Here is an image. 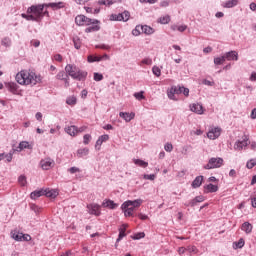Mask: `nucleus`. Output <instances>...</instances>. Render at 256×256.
<instances>
[{
    "label": "nucleus",
    "mask_w": 256,
    "mask_h": 256,
    "mask_svg": "<svg viewBox=\"0 0 256 256\" xmlns=\"http://www.w3.org/2000/svg\"><path fill=\"white\" fill-rule=\"evenodd\" d=\"M22 241H31V235L29 234H23Z\"/></svg>",
    "instance_id": "60"
},
{
    "label": "nucleus",
    "mask_w": 256,
    "mask_h": 256,
    "mask_svg": "<svg viewBox=\"0 0 256 256\" xmlns=\"http://www.w3.org/2000/svg\"><path fill=\"white\" fill-rule=\"evenodd\" d=\"M223 166V158H211L204 166V169H219Z\"/></svg>",
    "instance_id": "5"
},
{
    "label": "nucleus",
    "mask_w": 256,
    "mask_h": 256,
    "mask_svg": "<svg viewBox=\"0 0 256 256\" xmlns=\"http://www.w3.org/2000/svg\"><path fill=\"white\" fill-rule=\"evenodd\" d=\"M219 191V186L215 184H207L204 186V192L206 193H217Z\"/></svg>",
    "instance_id": "22"
},
{
    "label": "nucleus",
    "mask_w": 256,
    "mask_h": 256,
    "mask_svg": "<svg viewBox=\"0 0 256 256\" xmlns=\"http://www.w3.org/2000/svg\"><path fill=\"white\" fill-rule=\"evenodd\" d=\"M91 142V134H86L83 136V143L84 145H89Z\"/></svg>",
    "instance_id": "48"
},
{
    "label": "nucleus",
    "mask_w": 256,
    "mask_h": 256,
    "mask_svg": "<svg viewBox=\"0 0 256 256\" xmlns=\"http://www.w3.org/2000/svg\"><path fill=\"white\" fill-rule=\"evenodd\" d=\"M126 206L132 205L134 209H139L141 205H143V201L141 199H137L134 201L128 200L125 202Z\"/></svg>",
    "instance_id": "24"
},
{
    "label": "nucleus",
    "mask_w": 256,
    "mask_h": 256,
    "mask_svg": "<svg viewBox=\"0 0 256 256\" xmlns=\"http://www.w3.org/2000/svg\"><path fill=\"white\" fill-rule=\"evenodd\" d=\"M19 85H37L41 83V76L31 70H21L15 77Z\"/></svg>",
    "instance_id": "3"
},
{
    "label": "nucleus",
    "mask_w": 256,
    "mask_h": 256,
    "mask_svg": "<svg viewBox=\"0 0 256 256\" xmlns=\"http://www.w3.org/2000/svg\"><path fill=\"white\" fill-rule=\"evenodd\" d=\"M102 207L107 209H117L119 204L115 203L113 200L105 199L102 203Z\"/></svg>",
    "instance_id": "17"
},
{
    "label": "nucleus",
    "mask_w": 256,
    "mask_h": 256,
    "mask_svg": "<svg viewBox=\"0 0 256 256\" xmlns=\"http://www.w3.org/2000/svg\"><path fill=\"white\" fill-rule=\"evenodd\" d=\"M186 251H189V253L197 254V247H195V246H188L186 248Z\"/></svg>",
    "instance_id": "54"
},
{
    "label": "nucleus",
    "mask_w": 256,
    "mask_h": 256,
    "mask_svg": "<svg viewBox=\"0 0 256 256\" xmlns=\"http://www.w3.org/2000/svg\"><path fill=\"white\" fill-rule=\"evenodd\" d=\"M127 224H123L120 229H119V236L117 241H121V239H123V237H125L127 234L125 233V231H127Z\"/></svg>",
    "instance_id": "29"
},
{
    "label": "nucleus",
    "mask_w": 256,
    "mask_h": 256,
    "mask_svg": "<svg viewBox=\"0 0 256 256\" xmlns=\"http://www.w3.org/2000/svg\"><path fill=\"white\" fill-rule=\"evenodd\" d=\"M241 229L249 234L251 231H253V225L249 222H244L241 226Z\"/></svg>",
    "instance_id": "32"
},
{
    "label": "nucleus",
    "mask_w": 256,
    "mask_h": 256,
    "mask_svg": "<svg viewBox=\"0 0 256 256\" xmlns=\"http://www.w3.org/2000/svg\"><path fill=\"white\" fill-rule=\"evenodd\" d=\"M132 35L135 37H139V35H141V25L136 26L135 29L132 30Z\"/></svg>",
    "instance_id": "44"
},
{
    "label": "nucleus",
    "mask_w": 256,
    "mask_h": 256,
    "mask_svg": "<svg viewBox=\"0 0 256 256\" xmlns=\"http://www.w3.org/2000/svg\"><path fill=\"white\" fill-rule=\"evenodd\" d=\"M226 61L225 59V55L221 56V57H216L214 58V64L215 65H223V62Z\"/></svg>",
    "instance_id": "41"
},
{
    "label": "nucleus",
    "mask_w": 256,
    "mask_h": 256,
    "mask_svg": "<svg viewBox=\"0 0 256 256\" xmlns=\"http://www.w3.org/2000/svg\"><path fill=\"white\" fill-rule=\"evenodd\" d=\"M75 49H81V40L80 39H74L73 40Z\"/></svg>",
    "instance_id": "53"
},
{
    "label": "nucleus",
    "mask_w": 256,
    "mask_h": 256,
    "mask_svg": "<svg viewBox=\"0 0 256 256\" xmlns=\"http://www.w3.org/2000/svg\"><path fill=\"white\" fill-rule=\"evenodd\" d=\"M239 4V0H228L225 2L224 7L231 9V7H236Z\"/></svg>",
    "instance_id": "37"
},
{
    "label": "nucleus",
    "mask_w": 256,
    "mask_h": 256,
    "mask_svg": "<svg viewBox=\"0 0 256 256\" xmlns=\"http://www.w3.org/2000/svg\"><path fill=\"white\" fill-rule=\"evenodd\" d=\"M15 153H16L15 148L10 150L8 154L2 153L1 160L6 159V163H11V161H13V155H15Z\"/></svg>",
    "instance_id": "20"
},
{
    "label": "nucleus",
    "mask_w": 256,
    "mask_h": 256,
    "mask_svg": "<svg viewBox=\"0 0 256 256\" xmlns=\"http://www.w3.org/2000/svg\"><path fill=\"white\" fill-rule=\"evenodd\" d=\"M31 43L33 47H39L41 45V42L39 40H32Z\"/></svg>",
    "instance_id": "61"
},
{
    "label": "nucleus",
    "mask_w": 256,
    "mask_h": 256,
    "mask_svg": "<svg viewBox=\"0 0 256 256\" xmlns=\"http://www.w3.org/2000/svg\"><path fill=\"white\" fill-rule=\"evenodd\" d=\"M176 87V95L184 94V97H189V88H185V86H175Z\"/></svg>",
    "instance_id": "23"
},
{
    "label": "nucleus",
    "mask_w": 256,
    "mask_h": 256,
    "mask_svg": "<svg viewBox=\"0 0 256 256\" xmlns=\"http://www.w3.org/2000/svg\"><path fill=\"white\" fill-rule=\"evenodd\" d=\"M119 117L124 119V121H126V123H129V122L133 121V119H135V112H131V113H129V112H120Z\"/></svg>",
    "instance_id": "12"
},
{
    "label": "nucleus",
    "mask_w": 256,
    "mask_h": 256,
    "mask_svg": "<svg viewBox=\"0 0 256 256\" xmlns=\"http://www.w3.org/2000/svg\"><path fill=\"white\" fill-rule=\"evenodd\" d=\"M69 173H71V175H74V173H81V169H79L78 167H71L69 170Z\"/></svg>",
    "instance_id": "52"
},
{
    "label": "nucleus",
    "mask_w": 256,
    "mask_h": 256,
    "mask_svg": "<svg viewBox=\"0 0 256 256\" xmlns=\"http://www.w3.org/2000/svg\"><path fill=\"white\" fill-rule=\"evenodd\" d=\"M190 110L193 112V113H197V115H203L204 113V109H203V106L199 103H194V104H191L190 105Z\"/></svg>",
    "instance_id": "14"
},
{
    "label": "nucleus",
    "mask_w": 256,
    "mask_h": 256,
    "mask_svg": "<svg viewBox=\"0 0 256 256\" xmlns=\"http://www.w3.org/2000/svg\"><path fill=\"white\" fill-rule=\"evenodd\" d=\"M152 73L156 76V77H161V69L157 66H154L152 68Z\"/></svg>",
    "instance_id": "47"
},
{
    "label": "nucleus",
    "mask_w": 256,
    "mask_h": 256,
    "mask_svg": "<svg viewBox=\"0 0 256 256\" xmlns=\"http://www.w3.org/2000/svg\"><path fill=\"white\" fill-rule=\"evenodd\" d=\"M158 23H161V25H167L171 23V16L165 15L158 19Z\"/></svg>",
    "instance_id": "34"
},
{
    "label": "nucleus",
    "mask_w": 256,
    "mask_h": 256,
    "mask_svg": "<svg viewBox=\"0 0 256 256\" xmlns=\"http://www.w3.org/2000/svg\"><path fill=\"white\" fill-rule=\"evenodd\" d=\"M109 139V135L107 134H104V135H101L98 140L96 141V149L99 151L101 150V145H103V143L107 142V140Z\"/></svg>",
    "instance_id": "18"
},
{
    "label": "nucleus",
    "mask_w": 256,
    "mask_h": 256,
    "mask_svg": "<svg viewBox=\"0 0 256 256\" xmlns=\"http://www.w3.org/2000/svg\"><path fill=\"white\" fill-rule=\"evenodd\" d=\"M255 165H256V159H250V160L246 163L247 169H253V167H255Z\"/></svg>",
    "instance_id": "45"
},
{
    "label": "nucleus",
    "mask_w": 256,
    "mask_h": 256,
    "mask_svg": "<svg viewBox=\"0 0 256 256\" xmlns=\"http://www.w3.org/2000/svg\"><path fill=\"white\" fill-rule=\"evenodd\" d=\"M142 33H145V35H153L155 33V30L151 26H141Z\"/></svg>",
    "instance_id": "30"
},
{
    "label": "nucleus",
    "mask_w": 256,
    "mask_h": 256,
    "mask_svg": "<svg viewBox=\"0 0 256 256\" xmlns=\"http://www.w3.org/2000/svg\"><path fill=\"white\" fill-rule=\"evenodd\" d=\"M2 45H5L6 47L11 45V40L9 38H4L2 40Z\"/></svg>",
    "instance_id": "59"
},
{
    "label": "nucleus",
    "mask_w": 256,
    "mask_h": 256,
    "mask_svg": "<svg viewBox=\"0 0 256 256\" xmlns=\"http://www.w3.org/2000/svg\"><path fill=\"white\" fill-rule=\"evenodd\" d=\"M71 255H73V252H71V250H68L65 253L60 254V256H71Z\"/></svg>",
    "instance_id": "62"
},
{
    "label": "nucleus",
    "mask_w": 256,
    "mask_h": 256,
    "mask_svg": "<svg viewBox=\"0 0 256 256\" xmlns=\"http://www.w3.org/2000/svg\"><path fill=\"white\" fill-rule=\"evenodd\" d=\"M99 20L91 19L83 14H79L75 17V24L78 27H87L85 33H95L101 29L99 26Z\"/></svg>",
    "instance_id": "2"
},
{
    "label": "nucleus",
    "mask_w": 256,
    "mask_h": 256,
    "mask_svg": "<svg viewBox=\"0 0 256 256\" xmlns=\"http://www.w3.org/2000/svg\"><path fill=\"white\" fill-rule=\"evenodd\" d=\"M78 157H85L89 155V148H81L77 151Z\"/></svg>",
    "instance_id": "38"
},
{
    "label": "nucleus",
    "mask_w": 256,
    "mask_h": 256,
    "mask_svg": "<svg viewBox=\"0 0 256 256\" xmlns=\"http://www.w3.org/2000/svg\"><path fill=\"white\" fill-rule=\"evenodd\" d=\"M67 105H77V97L70 96L66 100Z\"/></svg>",
    "instance_id": "40"
},
{
    "label": "nucleus",
    "mask_w": 256,
    "mask_h": 256,
    "mask_svg": "<svg viewBox=\"0 0 256 256\" xmlns=\"http://www.w3.org/2000/svg\"><path fill=\"white\" fill-rule=\"evenodd\" d=\"M131 14L129 13V11H124L122 13L119 14H111L109 16L110 21H124L126 22L128 19H130Z\"/></svg>",
    "instance_id": "6"
},
{
    "label": "nucleus",
    "mask_w": 256,
    "mask_h": 256,
    "mask_svg": "<svg viewBox=\"0 0 256 256\" xmlns=\"http://www.w3.org/2000/svg\"><path fill=\"white\" fill-rule=\"evenodd\" d=\"M122 210L124 211L125 217H133V211H135V208L133 205H125V202L121 206Z\"/></svg>",
    "instance_id": "10"
},
{
    "label": "nucleus",
    "mask_w": 256,
    "mask_h": 256,
    "mask_svg": "<svg viewBox=\"0 0 256 256\" xmlns=\"http://www.w3.org/2000/svg\"><path fill=\"white\" fill-rule=\"evenodd\" d=\"M226 61H239V53L237 51H230L224 54Z\"/></svg>",
    "instance_id": "11"
},
{
    "label": "nucleus",
    "mask_w": 256,
    "mask_h": 256,
    "mask_svg": "<svg viewBox=\"0 0 256 256\" xmlns=\"http://www.w3.org/2000/svg\"><path fill=\"white\" fill-rule=\"evenodd\" d=\"M164 149H165V151H167V153H171V151H173V144H171V143H166V144L164 145Z\"/></svg>",
    "instance_id": "51"
},
{
    "label": "nucleus",
    "mask_w": 256,
    "mask_h": 256,
    "mask_svg": "<svg viewBox=\"0 0 256 256\" xmlns=\"http://www.w3.org/2000/svg\"><path fill=\"white\" fill-rule=\"evenodd\" d=\"M56 79H58L59 81H64L65 87H69V76L67 75V73L65 71H60L56 75Z\"/></svg>",
    "instance_id": "15"
},
{
    "label": "nucleus",
    "mask_w": 256,
    "mask_h": 256,
    "mask_svg": "<svg viewBox=\"0 0 256 256\" xmlns=\"http://www.w3.org/2000/svg\"><path fill=\"white\" fill-rule=\"evenodd\" d=\"M8 91H10V93H13L14 95H17V93H19V85H17V83L15 82H10L6 85Z\"/></svg>",
    "instance_id": "19"
},
{
    "label": "nucleus",
    "mask_w": 256,
    "mask_h": 256,
    "mask_svg": "<svg viewBox=\"0 0 256 256\" xmlns=\"http://www.w3.org/2000/svg\"><path fill=\"white\" fill-rule=\"evenodd\" d=\"M44 5H45V8L51 7V9H63V7H65V4H63V2L49 3V4H44Z\"/></svg>",
    "instance_id": "31"
},
{
    "label": "nucleus",
    "mask_w": 256,
    "mask_h": 256,
    "mask_svg": "<svg viewBox=\"0 0 256 256\" xmlns=\"http://www.w3.org/2000/svg\"><path fill=\"white\" fill-rule=\"evenodd\" d=\"M144 93L145 92L143 91L134 93L135 99H137L138 101H142V99H145V95H143Z\"/></svg>",
    "instance_id": "43"
},
{
    "label": "nucleus",
    "mask_w": 256,
    "mask_h": 256,
    "mask_svg": "<svg viewBox=\"0 0 256 256\" xmlns=\"http://www.w3.org/2000/svg\"><path fill=\"white\" fill-rule=\"evenodd\" d=\"M167 95L169 99H172V101H177V98L175 95H177L176 86H173L168 92Z\"/></svg>",
    "instance_id": "33"
},
{
    "label": "nucleus",
    "mask_w": 256,
    "mask_h": 256,
    "mask_svg": "<svg viewBox=\"0 0 256 256\" xmlns=\"http://www.w3.org/2000/svg\"><path fill=\"white\" fill-rule=\"evenodd\" d=\"M252 207L256 209V197L251 198Z\"/></svg>",
    "instance_id": "63"
},
{
    "label": "nucleus",
    "mask_w": 256,
    "mask_h": 256,
    "mask_svg": "<svg viewBox=\"0 0 256 256\" xmlns=\"http://www.w3.org/2000/svg\"><path fill=\"white\" fill-rule=\"evenodd\" d=\"M200 185H203V176H197L192 182L193 189L199 188Z\"/></svg>",
    "instance_id": "27"
},
{
    "label": "nucleus",
    "mask_w": 256,
    "mask_h": 256,
    "mask_svg": "<svg viewBox=\"0 0 256 256\" xmlns=\"http://www.w3.org/2000/svg\"><path fill=\"white\" fill-rule=\"evenodd\" d=\"M144 179H148L149 181H155V174H145Z\"/></svg>",
    "instance_id": "57"
},
{
    "label": "nucleus",
    "mask_w": 256,
    "mask_h": 256,
    "mask_svg": "<svg viewBox=\"0 0 256 256\" xmlns=\"http://www.w3.org/2000/svg\"><path fill=\"white\" fill-rule=\"evenodd\" d=\"M94 81H103V74L94 73Z\"/></svg>",
    "instance_id": "55"
},
{
    "label": "nucleus",
    "mask_w": 256,
    "mask_h": 256,
    "mask_svg": "<svg viewBox=\"0 0 256 256\" xmlns=\"http://www.w3.org/2000/svg\"><path fill=\"white\" fill-rule=\"evenodd\" d=\"M205 201V197L203 196H196L193 200L190 201V207H195L198 203H203Z\"/></svg>",
    "instance_id": "28"
},
{
    "label": "nucleus",
    "mask_w": 256,
    "mask_h": 256,
    "mask_svg": "<svg viewBox=\"0 0 256 256\" xmlns=\"http://www.w3.org/2000/svg\"><path fill=\"white\" fill-rule=\"evenodd\" d=\"M99 5H108L111 6L113 5V0H99Z\"/></svg>",
    "instance_id": "49"
},
{
    "label": "nucleus",
    "mask_w": 256,
    "mask_h": 256,
    "mask_svg": "<svg viewBox=\"0 0 256 256\" xmlns=\"http://www.w3.org/2000/svg\"><path fill=\"white\" fill-rule=\"evenodd\" d=\"M40 166L44 171H49V169L55 166V161L51 158H45L40 161Z\"/></svg>",
    "instance_id": "8"
},
{
    "label": "nucleus",
    "mask_w": 256,
    "mask_h": 256,
    "mask_svg": "<svg viewBox=\"0 0 256 256\" xmlns=\"http://www.w3.org/2000/svg\"><path fill=\"white\" fill-rule=\"evenodd\" d=\"M245 246V240L240 239L237 244L236 247H238L239 249L243 248Z\"/></svg>",
    "instance_id": "58"
},
{
    "label": "nucleus",
    "mask_w": 256,
    "mask_h": 256,
    "mask_svg": "<svg viewBox=\"0 0 256 256\" xmlns=\"http://www.w3.org/2000/svg\"><path fill=\"white\" fill-rule=\"evenodd\" d=\"M65 133H67L71 137H77V135H78L77 126L72 125V126L66 127L65 128Z\"/></svg>",
    "instance_id": "21"
},
{
    "label": "nucleus",
    "mask_w": 256,
    "mask_h": 256,
    "mask_svg": "<svg viewBox=\"0 0 256 256\" xmlns=\"http://www.w3.org/2000/svg\"><path fill=\"white\" fill-rule=\"evenodd\" d=\"M65 71L67 75L72 77V79H76L77 81H85V79H87V72L77 68V66L73 64L66 65Z\"/></svg>",
    "instance_id": "4"
},
{
    "label": "nucleus",
    "mask_w": 256,
    "mask_h": 256,
    "mask_svg": "<svg viewBox=\"0 0 256 256\" xmlns=\"http://www.w3.org/2000/svg\"><path fill=\"white\" fill-rule=\"evenodd\" d=\"M249 145V136L244 135L242 137V140H238L234 144L235 151H243L244 147H247Z\"/></svg>",
    "instance_id": "7"
},
{
    "label": "nucleus",
    "mask_w": 256,
    "mask_h": 256,
    "mask_svg": "<svg viewBox=\"0 0 256 256\" xmlns=\"http://www.w3.org/2000/svg\"><path fill=\"white\" fill-rule=\"evenodd\" d=\"M45 195V189L35 190L30 194L31 199H39V197H43Z\"/></svg>",
    "instance_id": "25"
},
{
    "label": "nucleus",
    "mask_w": 256,
    "mask_h": 256,
    "mask_svg": "<svg viewBox=\"0 0 256 256\" xmlns=\"http://www.w3.org/2000/svg\"><path fill=\"white\" fill-rule=\"evenodd\" d=\"M23 149H33V146H31L28 141H22L19 143L18 147L14 148V150L18 153H21Z\"/></svg>",
    "instance_id": "16"
},
{
    "label": "nucleus",
    "mask_w": 256,
    "mask_h": 256,
    "mask_svg": "<svg viewBox=\"0 0 256 256\" xmlns=\"http://www.w3.org/2000/svg\"><path fill=\"white\" fill-rule=\"evenodd\" d=\"M87 207L90 210V215H96V217L101 215V206L99 204H89Z\"/></svg>",
    "instance_id": "9"
},
{
    "label": "nucleus",
    "mask_w": 256,
    "mask_h": 256,
    "mask_svg": "<svg viewBox=\"0 0 256 256\" xmlns=\"http://www.w3.org/2000/svg\"><path fill=\"white\" fill-rule=\"evenodd\" d=\"M144 237H145L144 232H138L132 236V239L139 240V239H144Z\"/></svg>",
    "instance_id": "46"
},
{
    "label": "nucleus",
    "mask_w": 256,
    "mask_h": 256,
    "mask_svg": "<svg viewBox=\"0 0 256 256\" xmlns=\"http://www.w3.org/2000/svg\"><path fill=\"white\" fill-rule=\"evenodd\" d=\"M172 31H179L180 33H183L184 31H187V25H172L171 26Z\"/></svg>",
    "instance_id": "35"
},
{
    "label": "nucleus",
    "mask_w": 256,
    "mask_h": 256,
    "mask_svg": "<svg viewBox=\"0 0 256 256\" xmlns=\"http://www.w3.org/2000/svg\"><path fill=\"white\" fill-rule=\"evenodd\" d=\"M18 183L21 185V187H25V185H27V177L25 176H20L18 178Z\"/></svg>",
    "instance_id": "42"
},
{
    "label": "nucleus",
    "mask_w": 256,
    "mask_h": 256,
    "mask_svg": "<svg viewBox=\"0 0 256 256\" xmlns=\"http://www.w3.org/2000/svg\"><path fill=\"white\" fill-rule=\"evenodd\" d=\"M45 16L49 17L45 4L32 5L27 9L26 14H22V18L26 21H36V23L41 22Z\"/></svg>",
    "instance_id": "1"
},
{
    "label": "nucleus",
    "mask_w": 256,
    "mask_h": 256,
    "mask_svg": "<svg viewBox=\"0 0 256 256\" xmlns=\"http://www.w3.org/2000/svg\"><path fill=\"white\" fill-rule=\"evenodd\" d=\"M133 163H134L135 165H137L138 167H143L144 169H145L146 167H149V163H147V162H145V161H143V160H141V159H134V160H133Z\"/></svg>",
    "instance_id": "36"
},
{
    "label": "nucleus",
    "mask_w": 256,
    "mask_h": 256,
    "mask_svg": "<svg viewBox=\"0 0 256 256\" xmlns=\"http://www.w3.org/2000/svg\"><path fill=\"white\" fill-rule=\"evenodd\" d=\"M54 61H58V63H61L63 61V56L61 54H56L53 56Z\"/></svg>",
    "instance_id": "56"
},
{
    "label": "nucleus",
    "mask_w": 256,
    "mask_h": 256,
    "mask_svg": "<svg viewBox=\"0 0 256 256\" xmlns=\"http://www.w3.org/2000/svg\"><path fill=\"white\" fill-rule=\"evenodd\" d=\"M221 135V128H213L207 133L208 139L215 140Z\"/></svg>",
    "instance_id": "13"
},
{
    "label": "nucleus",
    "mask_w": 256,
    "mask_h": 256,
    "mask_svg": "<svg viewBox=\"0 0 256 256\" xmlns=\"http://www.w3.org/2000/svg\"><path fill=\"white\" fill-rule=\"evenodd\" d=\"M251 119H256V108H254L251 112Z\"/></svg>",
    "instance_id": "64"
},
{
    "label": "nucleus",
    "mask_w": 256,
    "mask_h": 256,
    "mask_svg": "<svg viewBox=\"0 0 256 256\" xmlns=\"http://www.w3.org/2000/svg\"><path fill=\"white\" fill-rule=\"evenodd\" d=\"M44 191H45L44 195L46 197H51L52 199H55V197L59 195V192H57V190H51L47 188V189H44Z\"/></svg>",
    "instance_id": "26"
},
{
    "label": "nucleus",
    "mask_w": 256,
    "mask_h": 256,
    "mask_svg": "<svg viewBox=\"0 0 256 256\" xmlns=\"http://www.w3.org/2000/svg\"><path fill=\"white\" fill-rule=\"evenodd\" d=\"M153 64V60L151 58H144L141 61V65H152Z\"/></svg>",
    "instance_id": "50"
},
{
    "label": "nucleus",
    "mask_w": 256,
    "mask_h": 256,
    "mask_svg": "<svg viewBox=\"0 0 256 256\" xmlns=\"http://www.w3.org/2000/svg\"><path fill=\"white\" fill-rule=\"evenodd\" d=\"M12 239H14L15 241H23V233L13 232L12 233Z\"/></svg>",
    "instance_id": "39"
}]
</instances>
